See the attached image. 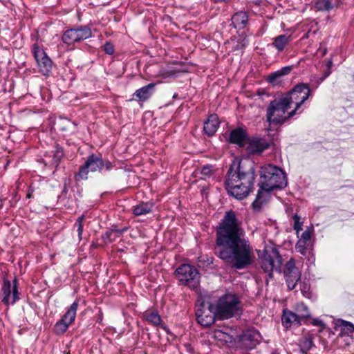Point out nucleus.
I'll return each mask as SVG.
<instances>
[{"instance_id": "obj_1", "label": "nucleus", "mask_w": 354, "mask_h": 354, "mask_svg": "<svg viewBox=\"0 0 354 354\" xmlns=\"http://www.w3.org/2000/svg\"><path fill=\"white\" fill-rule=\"evenodd\" d=\"M215 252L225 263L237 270L244 269L253 262V248L233 211L227 212L217 227Z\"/></svg>"}, {"instance_id": "obj_2", "label": "nucleus", "mask_w": 354, "mask_h": 354, "mask_svg": "<svg viewBox=\"0 0 354 354\" xmlns=\"http://www.w3.org/2000/svg\"><path fill=\"white\" fill-rule=\"evenodd\" d=\"M255 178L253 163L240 162L236 171L230 168L227 172L225 188L235 198L242 200L252 191Z\"/></svg>"}, {"instance_id": "obj_3", "label": "nucleus", "mask_w": 354, "mask_h": 354, "mask_svg": "<svg viewBox=\"0 0 354 354\" xmlns=\"http://www.w3.org/2000/svg\"><path fill=\"white\" fill-rule=\"evenodd\" d=\"M260 173V189L258 191L256 199L252 204V208L255 211H260L270 191L276 188L281 189L286 187L288 183L283 171L272 165L261 167Z\"/></svg>"}, {"instance_id": "obj_4", "label": "nucleus", "mask_w": 354, "mask_h": 354, "mask_svg": "<svg viewBox=\"0 0 354 354\" xmlns=\"http://www.w3.org/2000/svg\"><path fill=\"white\" fill-rule=\"evenodd\" d=\"M311 93V90L308 84L300 83L295 85L292 89L281 96L284 101L290 107L291 104H295V109L288 113V117L299 114L302 111H300L301 105L307 100Z\"/></svg>"}, {"instance_id": "obj_5", "label": "nucleus", "mask_w": 354, "mask_h": 354, "mask_svg": "<svg viewBox=\"0 0 354 354\" xmlns=\"http://www.w3.org/2000/svg\"><path fill=\"white\" fill-rule=\"evenodd\" d=\"M216 307V317L219 319H227L239 315L241 308L239 298L232 294H226L217 301Z\"/></svg>"}, {"instance_id": "obj_6", "label": "nucleus", "mask_w": 354, "mask_h": 354, "mask_svg": "<svg viewBox=\"0 0 354 354\" xmlns=\"http://www.w3.org/2000/svg\"><path fill=\"white\" fill-rule=\"evenodd\" d=\"M175 275L180 286H187L196 290L200 284V273L194 267L189 264H183L175 271Z\"/></svg>"}, {"instance_id": "obj_7", "label": "nucleus", "mask_w": 354, "mask_h": 354, "mask_svg": "<svg viewBox=\"0 0 354 354\" xmlns=\"http://www.w3.org/2000/svg\"><path fill=\"white\" fill-rule=\"evenodd\" d=\"M282 97L271 101L266 111L267 121L270 124H283L290 118L286 111L290 108Z\"/></svg>"}, {"instance_id": "obj_8", "label": "nucleus", "mask_w": 354, "mask_h": 354, "mask_svg": "<svg viewBox=\"0 0 354 354\" xmlns=\"http://www.w3.org/2000/svg\"><path fill=\"white\" fill-rule=\"evenodd\" d=\"M259 263L261 269L270 278L272 277L274 271H280L282 264L281 257L275 248L264 250Z\"/></svg>"}, {"instance_id": "obj_9", "label": "nucleus", "mask_w": 354, "mask_h": 354, "mask_svg": "<svg viewBox=\"0 0 354 354\" xmlns=\"http://www.w3.org/2000/svg\"><path fill=\"white\" fill-rule=\"evenodd\" d=\"M216 307L209 302L198 301L196 304V316L198 322L203 326H210L215 322Z\"/></svg>"}, {"instance_id": "obj_10", "label": "nucleus", "mask_w": 354, "mask_h": 354, "mask_svg": "<svg viewBox=\"0 0 354 354\" xmlns=\"http://www.w3.org/2000/svg\"><path fill=\"white\" fill-rule=\"evenodd\" d=\"M32 52L37 62L39 71L46 76H48L53 67V62L48 57L44 50L38 44H35L32 47Z\"/></svg>"}, {"instance_id": "obj_11", "label": "nucleus", "mask_w": 354, "mask_h": 354, "mask_svg": "<svg viewBox=\"0 0 354 354\" xmlns=\"http://www.w3.org/2000/svg\"><path fill=\"white\" fill-rule=\"evenodd\" d=\"M3 298L1 301L6 305H14L19 300V292L18 290V281L15 277L12 281V286L9 280H5L2 285Z\"/></svg>"}, {"instance_id": "obj_12", "label": "nucleus", "mask_w": 354, "mask_h": 354, "mask_svg": "<svg viewBox=\"0 0 354 354\" xmlns=\"http://www.w3.org/2000/svg\"><path fill=\"white\" fill-rule=\"evenodd\" d=\"M283 275L289 290H293L301 278V272L295 266L294 259H290L285 265Z\"/></svg>"}, {"instance_id": "obj_13", "label": "nucleus", "mask_w": 354, "mask_h": 354, "mask_svg": "<svg viewBox=\"0 0 354 354\" xmlns=\"http://www.w3.org/2000/svg\"><path fill=\"white\" fill-rule=\"evenodd\" d=\"M77 306V302H73L65 315L55 324L54 331L56 334L61 335L67 330L69 325L75 318Z\"/></svg>"}, {"instance_id": "obj_14", "label": "nucleus", "mask_w": 354, "mask_h": 354, "mask_svg": "<svg viewBox=\"0 0 354 354\" xmlns=\"http://www.w3.org/2000/svg\"><path fill=\"white\" fill-rule=\"evenodd\" d=\"M88 32L84 28L69 29L64 32L62 35V41L66 44L70 46L75 42L84 39L88 37Z\"/></svg>"}, {"instance_id": "obj_15", "label": "nucleus", "mask_w": 354, "mask_h": 354, "mask_svg": "<svg viewBox=\"0 0 354 354\" xmlns=\"http://www.w3.org/2000/svg\"><path fill=\"white\" fill-rule=\"evenodd\" d=\"M53 128L55 131L63 133L66 136L76 131V125L70 120L66 118H59L54 122Z\"/></svg>"}, {"instance_id": "obj_16", "label": "nucleus", "mask_w": 354, "mask_h": 354, "mask_svg": "<svg viewBox=\"0 0 354 354\" xmlns=\"http://www.w3.org/2000/svg\"><path fill=\"white\" fill-rule=\"evenodd\" d=\"M156 85V83H150L137 89L133 94V98L131 100H136L142 102H146L154 93Z\"/></svg>"}, {"instance_id": "obj_17", "label": "nucleus", "mask_w": 354, "mask_h": 354, "mask_svg": "<svg viewBox=\"0 0 354 354\" xmlns=\"http://www.w3.org/2000/svg\"><path fill=\"white\" fill-rule=\"evenodd\" d=\"M260 340V333L256 330H247L241 337L242 344L248 349L253 348Z\"/></svg>"}, {"instance_id": "obj_18", "label": "nucleus", "mask_w": 354, "mask_h": 354, "mask_svg": "<svg viewBox=\"0 0 354 354\" xmlns=\"http://www.w3.org/2000/svg\"><path fill=\"white\" fill-rule=\"evenodd\" d=\"M270 146L269 142L263 138H254L249 142L248 150L253 154H259L262 153Z\"/></svg>"}, {"instance_id": "obj_19", "label": "nucleus", "mask_w": 354, "mask_h": 354, "mask_svg": "<svg viewBox=\"0 0 354 354\" xmlns=\"http://www.w3.org/2000/svg\"><path fill=\"white\" fill-rule=\"evenodd\" d=\"M219 120L216 114L210 115L205 121L203 131L208 136H213L218 130L219 127Z\"/></svg>"}, {"instance_id": "obj_20", "label": "nucleus", "mask_w": 354, "mask_h": 354, "mask_svg": "<svg viewBox=\"0 0 354 354\" xmlns=\"http://www.w3.org/2000/svg\"><path fill=\"white\" fill-rule=\"evenodd\" d=\"M104 168L109 170L111 168V162L104 163L101 158L94 155L90 156V171H101Z\"/></svg>"}, {"instance_id": "obj_21", "label": "nucleus", "mask_w": 354, "mask_h": 354, "mask_svg": "<svg viewBox=\"0 0 354 354\" xmlns=\"http://www.w3.org/2000/svg\"><path fill=\"white\" fill-rule=\"evenodd\" d=\"M282 324L286 328H290L292 325H299L301 320L299 316L295 313L288 310H284L282 316Z\"/></svg>"}, {"instance_id": "obj_22", "label": "nucleus", "mask_w": 354, "mask_h": 354, "mask_svg": "<svg viewBox=\"0 0 354 354\" xmlns=\"http://www.w3.org/2000/svg\"><path fill=\"white\" fill-rule=\"evenodd\" d=\"M247 138L246 131L242 128H236L232 130L230 136V141L232 143L243 146Z\"/></svg>"}, {"instance_id": "obj_23", "label": "nucleus", "mask_w": 354, "mask_h": 354, "mask_svg": "<svg viewBox=\"0 0 354 354\" xmlns=\"http://www.w3.org/2000/svg\"><path fill=\"white\" fill-rule=\"evenodd\" d=\"M248 21V16L245 12H239L235 13L232 17V22L237 29L245 28Z\"/></svg>"}, {"instance_id": "obj_24", "label": "nucleus", "mask_w": 354, "mask_h": 354, "mask_svg": "<svg viewBox=\"0 0 354 354\" xmlns=\"http://www.w3.org/2000/svg\"><path fill=\"white\" fill-rule=\"evenodd\" d=\"M292 40V35H280L274 39L272 45L279 51L281 52L284 50L286 45H288Z\"/></svg>"}, {"instance_id": "obj_25", "label": "nucleus", "mask_w": 354, "mask_h": 354, "mask_svg": "<svg viewBox=\"0 0 354 354\" xmlns=\"http://www.w3.org/2000/svg\"><path fill=\"white\" fill-rule=\"evenodd\" d=\"M153 207L152 203H140L133 207V213L136 216L145 215L152 211Z\"/></svg>"}, {"instance_id": "obj_26", "label": "nucleus", "mask_w": 354, "mask_h": 354, "mask_svg": "<svg viewBox=\"0 0 354 354\" xmlns=\"http://www.w3.org/2000/svg\"><path fill=\"white\" fill-rule=\"evenodd\" d=\"M64 153L62 147L59 145L55 146V149L50 151L48 156L52 158L51 164L57 167L62 158L64 157Z\"/></svg>"}, {"instance_id": "obj_27", "label": "nucleus", "mask_w": 354, "mask_h": 354, "mask_svg": "<svg viewBox=\"0 0 354 354\" xmlns=\"http://www.w3.org/2000/svg\"><path fill=\"white\" fill-rule=\"evenodd\" d=\"M88 175V159L85 160L84 165L80 167L78 172L75 174L76 181L86 180Z\"/></svg>"}, {"instance_id": "obj_28", "label": "nucleus", "mask_w": 354, "mask_h": 354, "mask_svg": "<svg viewBox=\"0 0 354 354\" xmlns=\"http://www.w3.org/2000/svg\"><path fill=\"white\" fill-rule=\"evenodd\" d=\"M291 70V66H286L272 73L268 77L269 82L274 83L278 78L290 73Z\"/></svg>"}, {"instance_id": "obj_29", "label": "nucleus", "mask_w": 354, "mask_h": 354, "mask_svg": "<svg viewBox=\"0 0 354 354\" xmlns=\"http://www.w3.org/2000/svg\"><path fill=\"white\" fill-rule=\"evenodd\" d=\"M313 339L309 335L304 336L299 340V346L303 353H306L313 346Z\"/></svg>"}, {"instance_id": "obj_30", "label": "nucleus", "mask_w": 354, "mask_h": 354, "mask_svg": "<svg viewBox=\"0 0 354 354\" xmlns=\"http://www.w3.org/2000/svg\"><path fill=\"white\" fill-rule=\"evenodd\" d=\"M145 319L153 326H158L161 323V317L158 313L154 311H147L145 313Z\"/></svg>"}, {"instance_id": "obj_31", "label": "nucleus", "mask_w": 354, "mask_h": 354, "mask_svg": "<svg viewBox=\"0 0 354 354\" xmlns=\"http://www.w3.org/2000/svg\"><path fill=\"white\" fill-rule=\"evenodd\" d=\"M295 310L297 311V315L299 316V319L301 320V319L308 318L310 315L308 308L304 303H298L296 305Z\"/></svg>"}, {"instance_id": "obj_32", "label": "nucleus", "mask_w": 354, "mask_h": 354, "mask_svg": "<svg viewBox=\"0 0 354 354\" xmlns=\"http://www.w3.org/2000/svg\"><path fill=\"white\" fill-rule=\"evenodd\" d=\"M315 6L319 11H329L334 8L332 0H317Z\"/></svg>"}, {"instance_id": "obj_33", "label": "nucleus", "mask_w": 354, "mask_h": 354, "mask_svg": "<svg viewBox=\"0 0 354 354\" xmlns=\"http://www.w3.org/2000/svg\"><path fill=\"white\" fill-rule=\"evenodd\" d=\"M310 243L304 241L299 240L295 245V249L297 252L300 253L303 256H306L310 253V249L309 248Z\"/></svg>"}, {"instance_id": "obj_34", "label": "nucleus", "mask_w": 354, "mask_h": 354, "mask_svg": "<svg viewBox=\"0 0 354 354\" xmlns=\"http://www.w3.org/2000/svg\"><path fill=\"white\" fill-rule=\"evenodd\" d=\"M339 322V326L341 327L342 333L346 335L353 334L354 332V325L352 323L344 320H340Z\"/></svg>"}, {"instance_id": "obj_35", "label": "nucleus", "mask_w": 354, "mask_h": 354, "mask_svg": "<svg viewBox=\"0 0 354 354\" xmlns=\"http://www.w3.org/2000/svg\"><path fill=\"white\" fill-rule=\"evenodd\" d=\"M294 225L293 228L295 230L296 233L298 234L299 232L302 230L303 223L300 221V217L295 214L293 216Z\"/></svg>"}, {"instance_id": "obj_36", "label": "nucleus", "mask_w": 354, "mask_h": 354, "mask_svg": "<svg viewBox=\"0 0 354 354\" xmlns=\"http://www.w3.org/2000/svg\"><path fill=\"white\" fill-rule=\"evenodd\" d=\"M214 174L213 167L212 165H205L201 169V174L203 177H209Z\"/></svg>"}, {"instance_id": "obj_37", "label": "nucleus", "mask_w": 354, "mask_h": 354, "mask_svg": "<svg viewBox=\"0 0 354 354\" xmlns=\"http://www.w3.org/2000/svg\"><path fill=\"white\" fill-rule=\"evenodd\" d=\"M84 216L82 215L81 216L78 217L75 225L77 227V230L78 232V236L81 239V236L83 232V225H82V221L84 219Z\"/></svg>"}, {"instance_id": "obj_38", "label": "nucleus", "mask_w": 354, "mask_h": 354, "mask_svg": "<svg viewBox=\"0 0 354 354\" xmlns=\"http://www.w3.org/2000/svg\"><path fill=\"white\" fill-rule=\"evenodd\" d=\"M310 239H311V233L309 230H305L301 236L299 240L304 241L307 243H310Z\"/></svg>"}, {"instance_id": "obj_39", "label": "nucleus", "mask_w": 354, "mask_h": 354, "mask_svg": "<svg viewBox=\"0 0 354 354\" xmlns=\"http://www.w3.org/2000/svg\"><path fill=\"white\" fill-rule=\"evenodd\" d=\"M104 50L109 55H112L114 53V47L110 43H106L104 45Z\"/></svg>"}, {"instance_id": "obj_40", "label": "nucleus", "mask_w": 354, "mask_h": 354, "mask_svg": "<svg viewBox=\"0 0 354 354\" xmlns=\"http://www.w3.org/2000/svg\"><path fill=\"white\" fill-rule=\"evenodd\" d=\"M124 230H111L110 231L106 232V236L110 237V236L115 234L117 236L120 235Z\"/></svg>"}, {"instance_id": "obj_41", "label": "nucleus", "mask_w": 354, "mask_h": 354, "mask_svg": "<svg viewBox=\"0 0 354 354\" xmlns=\"http://www.w3.org/2000/svg\"><path fill=\"white\" fill-rule=\"evenodd\" d=\"M308 290H309V288L308 286H307V284L306 283H304L302 285V288L301 287V291L302 292V294L304 295V296H306L307 294L308 293Z\"/></svg>"}, {"instance_id": "obj_42", "label": "nucleus", "mask_w": 354, "mask_h": 354, "mask_svg": "<svg viewBox=\"0 0 354 354\" xmlns=\"http://www.w3.org/2000/svg\"><path fill=\"white\" fill-rule=\"evenodd\" d=\"M33 192V189L30 187L28 191L26 198H31L32 197Z\"/></svg>"}, {"instance_id": "obj_43", "label": "nucleus", "mask_w": 354, "mask_h": 354, "mask_svg": "<svg viewBox=\"0 0 354 354\" xmlns=\"http://www.w3.org/2000/svg\"><path fill=\"white\" fill-rule=\"evenodd\" d=\"M313 324L315 326H321L322 324V322L321 320L316 319L313 322Z\"/></svg>"}, {"instance_id": "obj_44", "label": "nucleus", "mask_w": 354, "mask_h": 354, "mask_svg": "<svg viewBox=\"0 0 354 354\" xmlns=\"http://www.w3.org/2000/svg\"><path fill=\"white\" fill-rule=\"evenodd\" d=\"M342 4L341 0H336L335 4H333L334 7H339Z\"/></svg>"}, {"instance_id": "obj_45", "label": "nucleus", "mask_w": 354, "mask_h": 354, "mask_svg": "<svg viewBox=\"0 0 354 354\" xmlns=\"http://www.w3.org/2000/svg\"><path fill=\"white\" fill-rule=\"evenodd\" d=\"M328 66L329 68L331 67V66H332V61L331 60H330L328 62Z\"/></svg>"}, {"instance_id": "obj_46", "label": "nucleus", "mask_w": 354, "mask_h": 354, "mask_svg": "<svg viewBox=\"0 0 354 354\" xmlns=\"http://www.w3.org/2000/svg\"><path fill=\"white\" fill-rule=\"evenodd\" d=\"M330 73V72H328V73L326 75V77L328 76Z\"/></svg>"}, {"instance_id": "obj_47", "label": "nucleus", "mask_w": 354, "mask_h": 354, "mask_svg": "<svg viewBox=\"0 0 354 354\" xmlns=\"http://www.w3.org/2000/svg\"><path fill=\"white\" fill-rule=\"evenodd\" d=\"M108 238L110 239L111 241H113V239H111V236L110 237L108 236Z\"/></svg>"}]
</instances>
